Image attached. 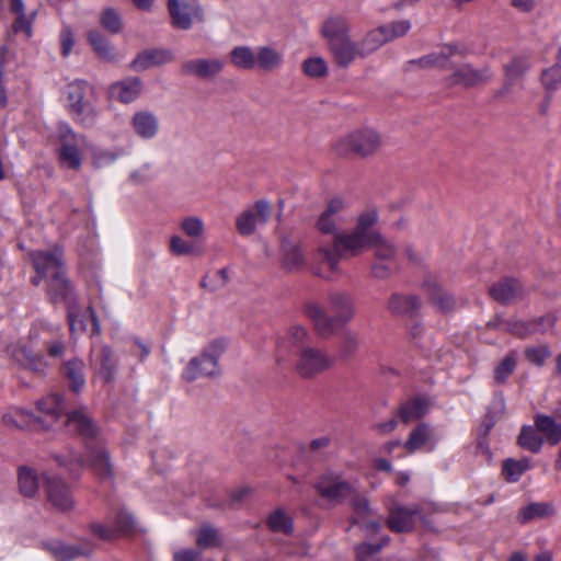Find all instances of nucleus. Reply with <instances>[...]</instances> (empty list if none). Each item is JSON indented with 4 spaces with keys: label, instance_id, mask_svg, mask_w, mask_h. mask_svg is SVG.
<instances>
[{
    "label": "nucleus",
    "instance_id": "nucleus-6",
    "mask_svg": "<svg viewBox=\"0 0 561 561\" xmlns=\"http://www.w3.org/2000/svg\"><path fill=\"white\" fill-rule=\"evenodd\" d=\"M226 348L222 339L211 341L199 356L191 358L182 373L186 381H194L202 377H211L219 374L218 360Z\"/></svg>",
    "mask_w": 561,
    "mask_h": 561
},
{
    "label": "nucleus",
    "instance_id": "nucleus-49",
    "mask_svg": "<svg viewBox=\"0 0 561 561\" xmlns=\"http://www.w3.org/2000/svg\"><path fill=\"white\" fill-rule=\"evenodd\" d=\"M541 81L549 93L561 85V48H559L557 64L542 72Z\"/></svg>",
    "mask_w": 561,
    "mask_h": 561
},
{
    "label": "nucleus",
    "instance_id": "nucleus-12",
    "mask_svg": "<svg viewBox=\"0 0 561 561\" xmlns=\"http://www.w3.org/2000/svg\"><path fill=\"white\" fill-rule=\"evenodd\" d=\"M410 28L411 23L408 20H402L370 31L360 43L364 56L374 53L385 43L403 36Z\"/></svg>",
    "mask_w": 561,
    "mask_h": 561
},
{
    "label": "nucleus",
    "instance_id": "nucleus-44",
    "mask_svg": "<svg viewBox=\"0 0 561 561\" xmlns=\"http://www.w3.org/2000/svg\"><path fill=\"white\" fill-rule=\"evenodd\" d=\"M230 61L237 68L250 70L256 65V55L248 46H237L230 53Z\"/></svg>",
    "mask_w": 561,
    "mask_h": 561
},
{
    "label": "nucleus",
    "instance_id": "nucleus-60",
    "mask_svg": "<svg viewBox=\"0 0 561 561\" xmlns=\"http://www.w3.org/2000/svg\"><path fill=\"white\" fill-rule=\"evenodd\" d=\"M181 229L187 237L195 238L203 233L204 224L197 217H186L181 224Z\"/></svg>",
    "mask_w": 561,
    "mask_h": 561
},
{
    "label": "nucleus",
    "instance_id": "nucleus-8",
    "mask_svg": "<svg viewBox=\"0 0 561 561\" xmlns=\"http://www.w3.org/2000/svg\"><path fill=\"white\" fill-rule=\"evenodd\" d=\"M313 488L321 499L334 505L343 503L354 493V485L344 479L342 472L333 469L322 472Z\"/></svg>",
    "mask_w": 561,
    "mask_h": 561
},
{
    "label": "nucleus",
    "instance_id": "nucleus-48",
    "mask_svg": "<svg viewBox=\"0 0 561 561\" xmlns=\"http://www.w3.org/2000/svg\"><path fill=\"white\" fill-rule=\"evenodd\" d=\"M389 536L385 535L377 543L363 542L356 547L357 561H379L376 554L389 542Z\"/></svg>",
    "mask_w": 561,
    "mask_h": 561
},
{
    "label": "nucleus",
    "instance_id": "nucleus-16",
    "mask_svg": "<svg viewBox=\"0 0 561 561\" xmlns=\"http://www.w3.org/2000/svg\"><path fill=\"white\" fill-rule=\"evenodd\" d=\"M135 522L133 516L126 511H118L112 525L92 524L91 531L93 535L103 540H112L122 535L133 533Z\"/></svg>",
    "mask_w": 561,
    "mask_h": 561
},
{
    "label": "nucleus",
    "instance_id": "nucleus-47",
    "mask_svg": "<svg viewBox=\"0 0 561 561\" xmlns=\"http://www.w3.org/2000/svg\"><path fill=\"white\" fill-rule=\"evenodd\" d=\"M282 62V55L271 47H261L256 54V64L265 71L278 68Z\"/></svg>",
    "mask_w": 561,
    "mask_h": 561
},
{
    "label": "nucleus",
    "instance_id": "nucleus-29",
    "mask_svg": "<svg viewBox=\"0 0 561 561\" xmlns=\"http://www.w3.org/2000/svg\"><path fill=\"white\" fill-rule=\"evenodd\" d=\"M430 407V402L425 397L415 396L402 402L397 411V416L402 423H409L423 417Z\"/></svg>",
    "mask_w": 561,
    "mask_h": 561
},
{
    "label": "nucleus",
    "instance_id": "nucleus-62",
    "mask_svg": "<svg viewBox=\"0 0 561 561\" xmlns=\"http://www.w3.org/2000/svg\"><path fill=\"white\" fill-rule=\"evenodd\" d=\"M60 46H61V55L64 57L69 56L75 45V36L69 26H65L59 35Z\"/></svg>",
    "mask_w": 561,
    "mask_h": 561
},
{
    "label": "nucleus",
    "instance_id": "nucleus-33",
    "mask_svg": "<svg viewBox=\"0 0 561 561\" xmlns=\"http://www.w3.org/2000/svg\"><path fill=\"white\" fill-rule=\"evenodd\" d=\"M537 431L542 435L543 442L554 446L561 442V423H557L552 416L537 414L534 419Z\"/></svg>",
    "mask_w": 561,
    "mask_h": 561
},
{
    "label": "nucleus",
    "instance_id": "nucleus-15",
    "mask_svg": "<svg viewBox=\"0 0 561 561\" xmlns=\"http://www.w3.org/2000/svg\"><path fill=\"white\" fill-rule=\"evenodd\" d=\"M271 214L270 203L265 199L256 201L253 208L242 211L236 219V228L241 236L254 233L257 224H265Z\"/></svg>",
    "mask_w": 561,
    "mask_h": 561
},
{
    "label": "nucleus",
    "instance_id": "nucleus-17",
    "mask_svg": "<svg viewBox=\"0 0 561 561\" xmlns=\"http://www.w3.org/2000/svg\"><path fill=\"white\" fill-rule=\"evenodd\" d=\"M422 289L438 311L446 313L456 308L455 297L442 287L436 276L427 275L422 283Z\"/></svg>",
    "mask_w": 561,
    "mask_h": 561
},
{
    "label": "nucleus",
    "instance_id": "nucleus-61",
    "mask_svg": "<svg viewBox=\"0 0 561 561\" xmlns=\"http://www.w3.org/2000/svg\"><path fill=\"white\" fill-rule=\"evenodd\" d=\"M170 251L176 255H190L195 251L192 242L185 241L179 236H172L170 239Z\"/></svg>",
    "mask_w": 561,
    "mask_h": 561
},
{
    "label": "nucleus",
    "instance_id": "nucleus-14",
    "mask_svg": "<svg viewBox=\"0 0 561 561\" xmlns=\"http://www.w3.org/2000/svg\"><path fill=\"white\" fill-rule=\"evenodd\" d=\"M44 486L48 502L58 511L67 512L73 508L75 500L70 486L60 478L44 477Z\"/></svg>",
    "mask_w": 561,
    "mask_h": 561
},
{
    "label": "nucleus",
    "instance_id": "nucleus-35",
    "mask_svg": "<svg viewBox=\"0 0 561 561\" xmlns=\"http://www.w3.org/2000/svg\"><path fill=\"white\" fill-rule=\"evenodd\" d=\"M62 374L72 392L78 393L84 387V363L81 359L75 358L66 362L62 366Z\"/></svg>",
    "mask_w": 561,
    "mask_h": 561
},
{
    "label": "nucleus",
    "instance_id": "nucleus-9",
    "mask_svg": "<svg viewBox=\"0 0 561 561\" xmlns=\"http://www.w3.org/2000/svg\"><path fill=\"white\" fill-rule=\"evenodd\" d=\"M334 357L327 351L318 347H302L298 353L296 370L299 376L310 378L331 368Z\"/></svg>",
    "mask_w": 561,
    "mask_h": 561
},
{
    "label": "nucleus",
    "instance_id": "nucleus-63",
    "mask_svg": "<svg viewBox=\"0 0 561 561\" xmlns=\"http://www.w3.org/2000/svg\"><path fill=\"white\" fill-rule=\"evenodd\" d=\"M201 552L194 549L179 550L173 554V561H197Z\"/></svg>",
    "mask_w": 561,
    "mask_h": 561
},
{
    "label": "nucleus",
    "instance_id": "nucleus-46",
    "mask_svg": "<svg viewBox=\"0 0 561 561\" xmlns=\"http://www.w3.org/2000/svg\"><path fill=\"white\" fill-rule=\"evenodd\" d=\"M88 42L100 58L110 60L114 57L113 47L101 32L90 31L88 33Z\"/></svg>",
    "mask_w": 561,
    "mask_h": 561
},
{
    "label": "nucleus",
    "instance_id": "nucleus-31",
    "mask_svg": "<svg viewBox=\"0 0 561 561\" xmlns=\"http://www.w3.org/2000/svg\"><path fill=\"white\" fill-rule=\"evenodd\" d=\"M10 12L16 15L12 23L13 32L23 33L26 38H30L33 34L32 23L35 20L36 12L33 11L26 14L23 0H10Z\"/></svg>",
    "mask_w": 561,
    "mask_h": 561
},
{
    "label": "nucleus",
    "instance_id": "nucleus-28",
    "mask_svg": "<svg viewBox=\"0 0 561 561\" xmlns=\"http://www.w3.org/2000/svg\"><path fill=\"white\" fill-rule=\"evenodd\" d=\"M224 64L219 59H193L185 61L181 71L185 75H194L202 79L216 76L222 70Z\"/></svg>",
    "mask_w": 561,
    "mask_h": 561
},
{
    "label": "nucleus",
    "instance_id": "nucleus-5",
    "mask_svg": "<svg viewBox=\"0 0 561 561\" xmlns=\"http://www.w3.org/2000/svg\"><path fill=\"white\" fill-rule=\"evenodd\" d=\"M322 33L328 39L330 49L339 66H348L357 56L364 57L360 44L351 41L348 25L344 18H329L323 26Z\"/></svg>",
    "mask_w": 561,
    "mask_h": 561
},
{
    "label": "nucleus",
    "instance_id": "nucleus-57",
    "mask_svg": "<svg viewBox=\"0 0 561 561\" xmlns=\"http://www.w3.org/2000/svg\"><path fill=\"white\" fill-rule=\"evenodd\" d=\"M528 64L523 58H514L511 64L505 66V75L507 84H513L515 80L520 78L528 69Z\"/></svg>",
    "mask_w": 561,
    "mask_h": 561
},
{
    "label": "nucleus",
    "instance_id": "nucleus-3",
    "mask_svg": "<svg viewBox=\"0 0 561 561\" xmlns=\"http://www.w3.org/2000/svg\"><path fill=\"white\" fill-rule=\"evenodd\" d=\"M328 301L332 316L314 300H308L302 305V313L311 321L317 333L324 339L333 336L337 329L347 324L355 314L353 297L346 291L331 293Z\"/></svg>",
    "mask_w": 561,
    "mask_h": 561
},
{
    "label": "nucleus",
    "instance_id": "nucleus-4",
    "mask_svg": "<svg viewBox=\"0 0 561 561\" xmlns=\"http://www.w3.org/2000/svg\"><path fill=\"white\" fill-rule=\"evenodd\" d=\"M33 267L41 277L48 278V295L55 304L64 301L69 294L70 283L66 276L64 251L60 247L37 250L30 253Z\"/></svg>",
    "mask_w": 561,
    "mask_h": 561
},
{
    "label": "nucleus",
    "instance_id": "nucleus-40",
    "mask_svg": "<svg viewBox=\"0 0 561 561\" xmlns=\"http://www.w3.org/2000/svg\"><path fill=\"white\" fill-rule=\"evenodd\" d=\"M283 265L287 271H298L306 265V259L300 245L284 241Z\"/></svg>",
    "mask_w": 561,
    "mask_h": 561
},
{
    "label": "nucleus",
    "instance_id": "nucleus-23",
    "mask_svg": "<svg viewBox=\"0 0 561 561\" xmlns=\"http://www.w3.org/2000/svg\"><path fill=\"white\" fill-rule=\"evenodd\" d=\"M345 207V203L341 197H333L327 204L325 209L320 215L317 221V228L321 233L333 234V240L336 232L337 221L340 219V214Z\"/></svg>",
    "mask_w": 561,
    "mask_h": 561
},
{
    "label": "nucleus",
    "instance_id": "nucleus-53",
    "mask_svg": "<svg viewBox=\"0 0 561 561\" xmlns=\"http://www.w3.org/2000/svg\"><path fill=\"white\" fill-rule=\"evenodd\" d=\"M88 88V82L83 80H76L68 85V100L70 110L87 102L84 96Z\"/></svg>",
    "mask_w": 561,
    "mask_h": 561
},
{
    "label": "nucleus",
    "instance_id": "nucleus-24",
    "mask_svg": "<svg viewBox=\"0 0 561 561\" xmlns=\"http://www.w3.org/2000/svg\"><path fill=\"white\" fill-rule=\"evenodd\" d=\"M489 294L500 304H510L524 295V288L518 279L504 277L490 287Z\"/></svg>",
    "mask_w": 561,
    "mask_h": 561
},
{
    "label": "nucleus",
    "instance_id": "nucleus-64",
    "mask_svg": "<svg viewBox=\"0 0 561 561\" xmlns=\"http://www.w3.org/2000/svg\"><path fill=\"white\" fill-rule=\"evenodd\" d=\"M85 317H88L91 321V335H100L101 334V324L98 318V314L93 307L89 306L85 310Z\"/></svg>",
    "mask_w": 561,
    "mask_h": 561
},
{
    "label": "nucleus",
    "instance_id": "nucleus-32",
    "mask_svg": "<svg viewBox=\"0 0 561 561\" xmlns=\"http://www.w3.org/2000/svg\"><path fill=\"white\" fill-rule=\"evenodd\" d=\"M131 126L136 135L142 139L153 138L159 130V122L157 116L147 111L135 113L131 119Z\"/></svg>",
    "mask_w": 561,
    "mask_h": 561
},
{
    "label": "nucleus",
    "instance_id": "nucleus-34",
    "mask_svg": "<svg viewBox=\"0 0 561 561\" xmlns=\"http://www.w3.org/2000/svg\"><path fill=\"white\" fill-rule=\"evenodd\" d=\"M457 47L448 45L443 48L439 54H431L420 58L419 60H411L410 64H419L422 68H440L451 69V57L457 54Z\"/></svg>",
    "mask_w": 561,
    "mask_h": 561
},
{
    "label": "nucleus",
    "instance_id": "nucleus-50",
    "mask_svg": "<svg viewBox=\"0 0 561 561\" xmlns=\"http://www.w3.org/2000/svg\"><path fill=\"white\" fill-rule=\"evenodd\" d=\"M70 113L72 114L73 119L84 127L93 126L98 117L94 106L89 101L70 110Z\"/></svg>",
    "mask_w": 561,
    "mask_h": 561
},
{
    "label": "nucleus",
    "instance_id": "nucleus-18",
    "mask_svg": "<svg viewBox=\"0 0 561 561\" xmlns=\"http://www.w3.org/2000/svg\"><path fill=\"white\" fill-rule=\"evenodd\" d=\"M417 513L419 508L416 506L393 505L389 508L387 525L393 533L410 531L414 527Z\"/></svg>",
    "mask_w": 561,
    "mask_h": 561
},
{
    "label": "nucleus",
    "instance_id": "nucleus-25",
    "mask_svg": "<svg viewBox=\"0 0 561 561\" xmlns=\"http://www.w3.org/2000/svg\"><path fill=\"white\" fill-rule=\"evenodd\" d=\"M351 500V506L354 512L352 517V525H359L367 531H377L380 528V524L376 520H366L370 514L369 501L357 493L354 488V493L348 496Z\"/></svg>",
    "mask_w": 561,
    "mask_h": 561
},
{
    "label": "nucleus",
    "instance_id": "nucleus-10",
    "mask_svg": "<svg viewBox=\"0 0 561 561\" xmlns=\"http://www.w3.org/2000/svg\"><path fill=\"white\" fill-rule=\"evenodd\" d=\"M554 321L556 320L552 316H543L530 321L504 320L496 318L489 321L488 327L490 329L507 331L518 337H525L534 333L545 332L554 325Z\"/></svg>",
    "mask_w": 561,
    "mask_h": 561
},
{
    "label": "nucleus",
    "instance_id": "nucleus-58",
    "mask_svg": "<svg viewBox=\"0 0 561 561\" xmlns=\"http://www.w3.org/2000/svg\"><path fill=\"white\" fill-rule=\"evenodd\" d=\"M550 356V350L547 345L531 346L525 350V357L536 366H542Z\"/></svg>",
    "mask_w": 561,
    "mask_h": 561
},
{
    "label": "nucleus",
    "instance_id": "nucleus-21",
    "mask_svg": "<svg viewBox=\"0 0 561 561\" xmlns=\"http://www.w3.org/2000/svg\"><path fill=\"white\" fill-rule=\"evenodd\" d=\"M450 70H454L453 75L447 78V84L450 87L458 84L463 87H472L491 78V72L488 68L476 70L469 65L456 67L453 62V68Z\"/></svg>",
    "mask_w": 561,
    "mask_h": 561
},
{
    "label": "nucleus",
    "instance_id": "nucleus-59",
    "mask_svg": "<svg viewBox=\"0 0 561 561\" xmlns=\"http://www.w3.org/2000/svg\"><path fill=\"white\" fill-rule=\"evenodd\" d=\"M83 553V549L76 545H58L54 548V554L59 561H71Z\"/></svg>",
    "mask_w": 561,
    "mask_h": 561
},
{
    "label": "nucleus",
    "instance_id": "nucleus-11",
    "mask_svg": "<svg viewBox=\"0 0 561 561\" xmlns=\"http://www.w3.org/2000/svg\"><path fill=\"white\" fill-rule=\"evenodd\" d=\"M58 133L60 144L58 149L59 162L66 164L69 169L79 170L82 163L79 146L83 137L75 133L68 124H61Z\"/></svg>",
    "mask_w": 561,
    "mask_h": 561
},
{
    "label": "nucleus",
    "instance_id": "nucleus-27",
    "mask_svg": "<svg viewBox=\"0 0 561 561\" xmlns=\"http://www.w3.org/2000/svg\"><path fill=\"white\" fill-rule=\"evenodd\" d=\"M174 55L170 49L152 48L140 51L131 62L135 71H142L151 67L161 66L171 62Z\"/></svg>",
    "mask_w": 561,
    "mask_h": 561
},
{
    "label": "nucleus",
    "instance_id": "nucleus-39",
    "mask_svg": "<svg viewBox=\"0 0 561 561\" xmlns=\"http://www.w3.org/2000/svg\"><path fill=\"white\" fill-rule=\"evenodd\" d=\"M517 444L525 450L538 454L543 446V438L536 426L523 425L517 437Z\"/></svg>",
    "mask_w": 561,
    "mask_h": 561
},
{
    "label": "nucleus",
    "instance_id": "nucleus-56",
    "mask_svg": "<svg viewBox=\"0 0 561 561\" xmlns=\"http://www.w3.org/2000/svg\"><path fill=\"white\" fill-rule=\"evenodd\" d=\"M358 347L357 335L353 332H344L339 346V354L343 358L353 356Z\"/></svg>",
    "mask_w": 561,
    "mask_h": 561
},
{
    "label": "nucleus",
    "instance_id": "nucleus-38",
    "mask_svg": "<svg viewBox=\"0 0 561 561\" xmlns=\"http://www.w3.org/2000/svg\"><path fill=\"white\" fill-rule=\"evenodd\" d=\"M432 428L427 424L421 423L411 431L403 446L409 454H413L425 447L432 440Z\"/></svg>",
    "mask_w": 561,
    "mask_h": 561
},
{
    "label": "nucleus",
    "instance_id": "nucleus-54",
    "mask_svg": "<svg viewBox=\"0 0 561 561\" xmlns=\"http://www.w3.org/2000/svg\"><path fill=\"white\" fill-rule=\"evenodd\" d=\"M302 71L311 78L324 77L328 72L325 61L320 57L308 58L302 62Z\"/></svg>",
    "mask_w": 561,
    "mask_h": 561
},
{
    "label": "nucleus",
    "instance_id": "nucleus-36",
    "mask_svg": "<svg viewBox=\"0 0 561 561\" xmlns=\"http://www.w3.org/2000/svg\"><path fill=\"white\" fill-rule=\"evenodd\" d=\"M556 514V508L549 502H533L522 507L518 513L520 523L526 524L536 518H547Z\"/></svg>",
    "mask_w": 561,
    "mask_h": 561
},
{
    "label": "nucleus",
    "instance_id": "nucleus-42",
    "mask_svg": "<svg viewBox=\"0 0 561 561\" xmlns=\"http://www.w3.org/2000/svg\"><path fill=\"white\" fill-rule=\"evenodd\" d=\"M266 524L274 533L290 535L294 531V522L283 508H277L271 513L267 517Z\"/></svg>",
    "mask_w": 561,
    "mask_h": 561
},
{
    "label": "nucleus",
    "instance_id": "nucleus-41",
    "mask_svg": "<svg viewBox=\"0 0 561 561\" xmlns=\"http://www.w3.org/2000/svg\"><path fill=\"white\" fill-rule=\"evenodd\" d=\"M18 483L20 492L24 496H34L38 490V478L36 472L26 466H22L18 470Z\"/></svg>",
    "mask_w": 561,
    "mask_h": 561
},
{
    "label": "nucleus",
    "instance_id": "nucleus-22",
    "mask_svg": "<svg viewBox=\"0 0 561 561\" xmlns=\"http://www.w3.org/2000/svg\"><path fill=\"white\" fill-rule=\"evenodd\" d=\"M91 365L106 382L113 381L116 373V362L108 346L101 345L92 350Z\"/></svg>",
    "mask_w": 561,
    "mask_h": 561
},
{
    "label": "nucleus",
    "instance_id": "nucleus-2",
    "mask_svg": "<svg viewBox=\"0 0 561 561\" xmlns=\"http://www.w3.org/2000/svg\"><path fill=\"white\" fill-rule=\"evenodd\" d=\"M377 221V210L368 208L358 216L353 231L337 233L330 245L320 244L313 257V273L331 279L332 275L339 272L342 259L356 256L369 249L373 242L380 238V233L374 229Z\"/></svg>",
    "mask_w": 561,
    "mask_h": 561
},
{
    "label": "nucleus",
    "instance_id": "nucleus-1",
    "mask_svg": "<svg viewBox=\"0 0 561 561\" xmlns=\"http://www.w3.org/2000/svg\"><path fill=\"white\" fill-rule=\"evenodd\" d=\"M38 415L31 411L11 407L3 414V424L12 428H38L54 430L64 425L70 434L80 436L85 443V458L81 455L71 456L69 460L57 457L60 466L83 467L88 465L100 479H107L113 476V469L110 461V455L103 443L98 439L99 426L93 419L82 409L66 413V403L64 397L58 393H51L36 403Z\"/></svg>",
    "mask_w": 561,
    "mask_h": 561
},
{
    "label": "nucleus",
    "instance_id": "nucleus-7",
    "mask_svg": "<svg viewBox=\"0 0 561 561\" xmlns=\"http://www.w3.org/2000/svg\"><path fill=\"white\" fill-rule=\"evenodd\" d=\"M381 145V138L374 129H357L334 144V150L339 156L356 154L368 157L375 153Z\"/></svg>",
    "mask_w": 561,
    "mask_h": 561
},
{
    "label": "nucleus",
    "instance_id": "nucleus-19",
    "mask_svg": "<svg viewBox=\"0 0 561 561\" xmlns=\"http://www.w3.org/2000/svg\"><path fill=\"white\" fill-rule=\"evenodd\" d=\"M308 342L309 333L305 327L293 325L288 328L286 335L277 342V363L282 364L284 362V357L282 355L283 352H290L293 348L297 350L299 353L302 350V347L309 346Z\"/></svg>",
    "mask_w": 561,
    "mask_h": 561
},
{
    "label": "nucleus",
    "instance_id": "nucleus-26",
    "mask_svg": "<svg viewBox=\"0 0 561 561\" xmlns=\"http://www.w3.org/2000/svg\"><path fill=\"white\" fill-rule=\"evenodd\" d=\"M12 357L24 369L35 374H44L47 366L44 356L26 344H18L12 351Z\"/></svg>",
    "mask_w": 561,
    "mask_h": 561
},
{
    "label": "nucleus",
    "instance_id": "nucleus-20",
    "mask_svg": "<svg viewBox=\"0 0 561 561\" xmlns=\"http://www.w3.org/2000/svg\"><path fill=\"white\" fill-rule=\"evenodd\" d=\"M422 308V301L416 295L394 293L388 300V309L394 316L415 319Z\"/></svg>",
    "mask_w": 561,
    "mask_h": 561
},
{
    "label": "nucleus",
    "instance_id": "nucleus-30",
    "mask_svg": "<svg viewBox=\"0 0 561 561\" xmlns=\"http://www.w3.org/2000/svg\"><path fill=\"white\" fill-rule=\"evenodd\" d=\"M141 88V80L135 77L113 83L110 92L112 98L117 99L119 102L130 103L139 96Z\"/></svg>",
    "mask_w": 561,
    "mask_h": 561
},
{
    "label": "nucleus",
    "instance_id": "nucleus-13",
    "mask_svg": "<svg viewBox=\"0 0 561 561\" xmlns=\"http://www.w3.org/2000/svg\"><path fill=\"white\" fill-rule=\"evenodd\" d=\"M168 11L173 27L190 30L193 21H204V10L201 4L186 0H168Z\"/></svg>",
    "mask_w": 561,
    "mask_h": 561
},
{
    "label": "nucleus",
    "instance_id": "nucleus-52",
    "mask_svg": "<svg viewBox=\"0 0 561 561\" xmlns=\"http://www.w3.org/2000/svg\"><path fill=\"white\" fill-rule=\"evenodd\" d=\"M100 23L107 32L117 34L123 28L121 14L113 8H106L100 15Z\"/></svg>",
    "mask_w": 561,
    "mask_h": 561
},
{
    "label": "nucleus",
    "instance_id": "nucleus-55",
    "mask_svg": "<svg viewBox=\"0 0 561 561\" xmlns=\"http://www.w3.org/2000/svg\"><path fill=\"white\" fill-rule=\"evenodd\" d=\"M371 275L378 279L389 278L393 273L399 271L398 262L374 261L371 264Z\"/></svg>",
    "mask_w": 561,
    "mask_h": 561
},
{
    "label": "nucleus",
    "instance_id": "nucleus-37",
    "mask_svg": "<svg viewBox=\"0 0 561 561\" xmlns=\"http://www.w3.org/2000/svg\"><path fill=\"white\" fill-rule=\"evenodd\" d=\"M531 468L533 463L528 457H524L519 460L507 458L502 465V476L506 482L515 483Z\"/></svg>",
    "mask_w": 561,
    "mask_h": 561
},
{
    "label": "nucleus",
    "instance_id": "nucleus-43",
    "mask_svg": "<svg viewBox=\"0 0 561 561\" xmlns=\"http://www.w3.org/2000/svg\"><path fill=\"white\" fill-rule=\"evenodd\" d=\"M196 545L202 550L220 547L221 538L218 529L209 524L202 525L196 531Z\"/></svg>",
    "mask_w": 561,
    "mask_h": 561
},
{
    "label": "nucleus",
    "instance_id": "nucleus-51",
    "mask_svg": "<svg viewBox=\"0 0 561 561\" xmlns=\"http://www.w3.org/2000/svg\"><path fill=\"white\" fill-rule=\"evenodd\" d=\"M369 248L374 249L375 261L398 262L394 245L385 240L381 236L378 240L374 241Z\"/></svg>",
    "mask_w": 561,
    "mask_h": 561
},
{
    "label": "nucleus",
    "instance_id": "nucleus-45",
    "mask_svg": "<svg viewBox=\"0 0 561 561\" xmlns=\"http://www.w3.org/2000/svg\"><path fill=\"white\" fill-rule=\"evenodd\" d=\"M517 366V353L511 351L494 368V380L497 385H504Z\"/></svg>",
    "mask_w": 561,
    "mask_h": 561
}]
</instances>
